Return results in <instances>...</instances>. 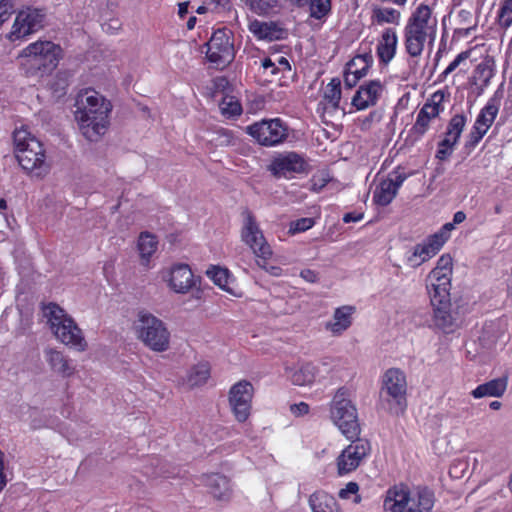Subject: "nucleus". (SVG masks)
<instances>
[{"instance_id":"a211bd4d","label":"nucleus","mask_w":512,"mask_h":512,"mask_svg":"<svg viewBox=\"0 0 512 512\" xmlns=\"http://www.w3.org/2000/svg\"><path fill=\"white\" fill-rule=\"evenodd\" d=\"M406 179L407 174L405 172L400 170L391 171L386 177L381 178L375 184L372 197L373 202L379 206L389 205Z\"/></svg>"},{"instance_id":"6e6552de","label":"nucleus","mask_w":512,"mask_h":512,"mask_svg":"<svg viewBox=\"0 0 512 512\" xmlns=\"http://www.w3.org/2000/svg\"><path fill=\"white\" fill-rule=\"evenodd\" d=\"M330 412L333 422L347 439L358 438L360 425L357 409L352 403L347 389L337 390L331 402Z\"/></svg>"},{"instance_id":"0e129e2a","label":"nucleus","mask_w":512,"mask_h":512,"mask_svg":"<svg viewBox=\"0 0 512 512\" xmlns=\"http://www.w3.org/2000/svg\"><path fill=\"white\" fill-rule=\"evenodd\" d=\"M5 465L0 466V493L4 490L7 485V478L4 473Z\"/></svg>"},{"instance_id":"72a5a7b5","label":"nucleus","mask_w":512,"mask_h":512,"mask_svg":"<svg viewBox=\"0 0 512 512\" xmlns=\"http://www.w3.org/2000/svg\"><path fill=\"white\" fill-rule=\"evenodd\" d=\"M500 107V100L496 97L489 99L487 104L482 108L474 125L488 131L493 124Z\"/></svg>"},{"instance_id":"052dcab7","label":"nucleus","mask_w":512,"mask_h":512,"mask_svg":"<svg viewBox=\"0 0 512 512\" xmlns=\"http://www.w3.org/2000/svg\"><path fill=\"white\" fill-rule=\"evenodd\" d=\"M361 79L358 75H354V73H350L347 69L345 70L344 82L348 87H353L356 83Z\"/></svg>"},{"instance_id":"423d86ee","label":"nucleus","mask_w":512,"mask_h":512,"mask_svg":"<svg viewBox=\"0 0 512 512\" xmlns=\"http://www.w3.org/2000/svg\"><path fill=\"white\" fill-rule=\"evenodd\" d=\"M16 158L28 173L43 177L48 172L42 143L31 134L26 126L16 128L13 133Z\"/></svg>"},{"instance_id":"412c9836","label":"nucleus","mask_w":512,"mask_h":512,"mask_svg":"<svg viewBox=\"0 0 512 512\" xmlns=\"http://www.w3.org/2000/svg\"><path fill=\"white\" fill-rule=\"evenodd\" d=\"M384 88V84L378 79L365 82L353 96L352 106L358 111L374 106L381 98Z\"/></svg>"},{"instance_id":"9d476101","label":"nucleus","mask_w":512,"mask_h":512,"mask_svg":"<svg viewBox=\"0 0 512 512\" xmlns=\"http://www.w3.org/2000/svg\"><path fill=\"white\" fill-rule=\"evenodd\" d=\"M447 239L448 223H445L437 232L427 236L406 252V264L412 268L419 267L438 254Z\"/></svg>"},{"instance_id":"f257e3e1","label":"nucleus","mask_w":512,"mask_h":512,"mask_svg":"<svg viewBox=\"0 0 512 512\" xmlns=\"http://www.w3.org/2000/svg\"><path fill=\"white\" fill-rule=\"evenodd\" d=\"M75 120L82 135L89 141H97L109 127L112 104L92 88L79 91L75 102Z\"/></svg>"},{"instance_id":"603ef678","label":"nucleus","mask_w":512,"mask_h":512,"mask_svg":"<svg viewBox=\"0 0 512 512\" xmlns=\"http://www.w3.org/2000/svg\"><path fill=\"white\" fill-rule=\"evenodd\" d=\"M471 54V51H463L457 55V57L450 63V72H452L455 68L463 65L467 66L468 58Z\"/></svg>"},{"instance_id":"f3484780","label":"nucleus","mask_w":512,"mask_h":512,"mask_svg":"<svg viewBox=\"0 0 512 512\" xmlns=\"http://www.w3.org/2000/svg\"><path fill=\"white\" fill-rule=\"evenodd\" d=\"M206 56L217 65H226L234 58V47L229 33L224 29L215 31L207 43Z\"/></svg>"},{"instance_id":"f8f14e48","label":"nucleus","mask_w":512,"mask_h":512,"mask_svg":"<svg viewBox=\"0 0 512 512\" xmlns=\"http://www.w3.org/2000/svg\"><path fill=\"white\" fill-rule=\"evenodd\" d=\"M159 275L166 286L177 294H187L197 285V279L188 264L175 263L164 267Z\"/></svg>"},{"instance_id":"e433bc0d","label":"nucleus","mask_w":512,"mask_h":512,"mask_svg":"<svg viewBox=\"0 0 512 512\" xmlns=\"http://www.w3.org/2000/svg\"><path fill=\"white\" fill-rule=\"evenodd\" d=\"M323 97L331 108L337 109L339 107L341 100V82L338 78L331 79V81L326 85Z\"/></svg>"},{"instance_id":"7ed1b4c3","label":"nucleus","mask_w":512,"mask_h":512,"mask_svg":"<svg viewBox=\"0 0 512 512\" xmlns=\"http://www.w3.org/2000/svg\"><path fill=\"white\" fill-rule=\"evenodd\" d=\"M62 58V48L49 40L30 43L19 54L20 65L28 76L51 73Z\"/></svg>"},{"instance_id":"69168bd1","label":"nucleus","mask_w":512,"mask_h":512,"mask_svg":"<svg viewBox=\"0 0 512 512\" xmlns=\"http://www.w3.org/2000/svg\"><path fill=\"white\" fill-rule=\"evenodd\" d=\"M465 218H466V215L463 212L459 211V212L455 213L453 222H454V224H460L465 220Z\"/></svg>"},{"instance_id":"4468645a","label":"nucleus","mask_w":512,"mask_h":512,"mask_svg":"<svg viewBox=\"0 0 512 512\" xmlns=\"http://www.w3.org/2000/svg\"><path fill=\"white\" fill-rule=\"evenodd\" d=\"M241 237L258 259L267 261L271 258L272 248L251 213H247L245 216Z\"/></svg>"},{"instance_id":"ea45409f","label":"nucleus","mask_w":512,"mask_h":512,"mask_svg":"<svg viewBox=\"0 0 512 512\" xmlns=\"http://www.w3.org/2000/svg\"><path fill=\"white\" fill-rule=\"evenodd\" d=\"M244 2L254 13L264 15L274 9L279 0H244Z\"/></svg>"},{"instance_id":"4d7b16f0","label":"nucleus","mask_w":512,"mask_h":512,"mask_svg":"<svg viewBox=\"0 0 512 512\" xmlns=\"http://www.w3.org/2000/svg\"><path fill=\"white\" fill-rule=\"evenodd\" d=\"M290 410L295 416H303L309 412V405L305 402H300L292 405Z\"/></svg>"},{"instance_id":"aec40b11","label":"nucleus","mask_w":512,"mask_h":512,"mask_svg":"<svg viewBox=\"0 0 512 512\" xmlns=\"http://www.w3.org/2000/svg\"><path fill=\"white\" fill-rule=\"evenodd\" d=\"M306 162L296 152H285L275 156L270 165L269 171L276 177L290 178L295 173L305 170Z\"/></svg>"},{"instance_id":"c03bdc74","label":"nucleus","mask_w":512,"mask_h":512,"mask_svg":"<svg viewBox=\"0 0 512 512\" xmlns=\"http://www.w3.org/2000/svg\"><path fill=\"white\" fill-rule=\"evenodd\" d=\"M315 224L314 219L312 218H301L296 221L291 222L289 227V232L291 234H296L300 232H305L312 228Z\"/></svg>"},{"instance_id":"c85d7f7f","label":"nucleus","mask_w":512,"mask_h":512,"mask_svg":"<svg viewBox=\"0 0 512 512\" xmlns=\"http://www.w3.org/2000/svg\"><path fill=\"white\" fill-rule=\"evenodd\" d=\"M317 367L312 363H304L294 368H286V376L297 386H310L316 380Z\"/></svg>"},{"instance_id":"6ab92c4d","label":"nucleus","mask_w":512,"mask_h":512,"mask_svg":"<svg viewBox=\"0 0 512 512\" xmlns=\"http://www.w3.org/2000/svg\"><path fill=\"white\" fill-rule=\"evenodd\" d=\"M444 92L436 91L419 110L416 121L412 127L414 134L422 136L429 128L430 122L444 111Z\"/></svg>"},{"instance_id":"58836bf2","label":"nucleus","mask_w":512,"mask_h":512,"mask_svg":"<svg viewBox=\"0 0 512 512\" xmlns=\"http://www.w3.org/2000/svg\"><path fill=\"white\" fill-rule=\"evenodd\" d=\"M374 19L378 24H397L400 20V12L394 8H378L374 10Z\"/></svg>"},{"instance_id":"3c124183","label":"nucleus","mask_w":512,"mask_h":512,"mask_svg":"<svg viewBox=\"0 0 512 512\" xmlns=\"http://www.w3.org/2000/svg\"><path fill=\"white\" fill-rule=\"evenodd\" d=\"M329 178L327 175H315L311 179V189L315 192L321 191L328 183Z\"/></svg>"},{"instance_id":"473e14b6","label":"nucleus","mask_w":512,"mask_h":512,"mask_svg":"<svg viewBox=\"0 0 512 512\" xmlns=\"http://www.w3.org/2000/svg\"><path fill=\"white\" fill-rule=\"evenodd\" d=\"M427 39L434 40L433 37L426 35L425 32H418L405 27V48L409 55L419 56L425 46Z\"/></svg>"},{"instance_id":"dca6fc26","label":"nucleus","mask_w":512,"mask_h":512,"mask_svg":"<svg viewBox=\"0 0 512 512\" xmlns=\"http://www.w3.org/2000/svg\"><path fill=\"white\" fill-rule=\"evenodd\" d=\"M370 451V443L367 440L357 439L353 441L337 457L338 474L343 476L357 469Z\"/></svg>"},{"instance_id":"2eb2a0df","label":"nucleus","mask_w":512,"mask_h":512,"mask_svg":"<svg viewBox=\"0 0 512 512\" xmlns=\"http://www.w3.org/2000/svg\"><path fill=\"white\" fill-rule=\"evenodd\" d=\"M253 385L246 380L235 383L229 391V405L238 422H245L251 413Z\"/></svg>"},{"instance_id":"c9c22d12","label":"nucleus","mask_w":512,"mask_h":512,"mask_svg":"<svg viewBox=\"0 0 512 512\" xmlns=\"http://www.w3.org/2000/svg\"><path fill=\"white\" fill-rule=\"evenodd\" d=\"M210 377V365L207 362H200L188 371L186 383L189 387H197L205 384Z\"/></svg>"},{"instance_id":"4be33fe9","label":"nucleus","mask_w":512,"mask_h":512,"mask_svg":"<svg viewBox=\"0 0 512 512\" xmlns=\"http://www.w3.org/2000/svg\"><path fill=\"white\" fill-rule=\"evenodd\" d=\"M406 27L421 33L425 32L426 35L435 38L437 20L432 17L431 9L427 5L421 4L408 19Z\"/></svg>"},{"instance_id":"1a4fd4ad","label":"nucleus","mask_w":512,"mask_h":512,"mask_svg":"<svg viewBox=\"0 0 512 512\" xmlns=\"http://www.w3.org/2000/svg\"><path fill=\"white\" fill-rule=\"evenodd\" d=\"M407 382L405 374L397 369H388L383 375L380 400L382 406L392 414H400L406 408Z\"/></svg>"},{"instance_id":"2f4dec72","label":"nucleus","mask_w":512,"mask_h":512,"mask_svg":"<svg viewBox=\"0 0 512 512\" xmlns=\"http://www.w3.org/2000/svg\"><path fill=\"white\" fill-rule=\"evenodd\" d=\"M373 64V55L370 48H360L359 53L356 54L346 65L350 73L358 75V77H365Z\"/></svg>"},{"instance_id":"49530a36","label":"nucleus","mask_w":512,"mask_h":512,"mask_svg":"<svg viewBox=\"0 0 512 512\" xmlns=\"http://www.w3.org/2000/svg\"><path fill=\"white\" fill-rule=\"evenodd\" d=\"M206 4L209 5L211 12L217 14L224 13L231 8L230 0H206Z\"/></svg>"},{"instance_id":"13d9d810","label":"nucleus","mask_w":512,"mask_h":512,"mask_svg":"<svg viewBox=\"0 0 512 512\" xmlns=\"http://www.w3.org/2000/svg\"><path fill=\"white\" fill-rule=\"evenodd\" d=\"M300 277L308 283H315L318 281V273L311 269H303L300 272Z\"/></svg>"},{"instance_id":"7c9ffc66","label":"nucleus","mask_w":512,"mask_h":512,"mask_svg":"<svg viewBox=\"0 0 512 512\" xmlns=\"http://www.w3.org/2000/svg\"><path fill=\"white\" fill-rule=\"evenodd\" d=\"M507 385V377H500L478 385L471 394L476 399L483 397H501L505 393Z\"/></svg>"},{"instance_id":"bf43d9fd","label":"nucleus","mask_w":512,"mask_h":512,"mask_svg":"<svg viewBox=\"0 0 512 512\" xmlns=\"http://www.w3.org/2000/svg\"><path fill=\"white\" fill-rule=\"evenodd\" d=\"M364 215L361 212H349L343 216L344 223L359 222L363 219Z\"/></svg>"},{"instance_id":"680f3d73","label":"nucleus","mask_w":512,"mask_h":512,"mask_svg":"<svg viewBox=\"0 0 512 512\" xmlns=\"http://www.w3.org/2000/svg\"><path fill=\"white\" fill-rule=\"evenodd\" d=\"M275 62L278 73L282 71H289L291 69L289 61L283 56L277 57Z\"/></svg>"},{"instance_id":"6e6d98bb","label":"nucleus","mask_w":512,"mask_h":512,"mask_svg":"<svg viewBox=\"0 0 512 512\" xmlns=\"http://www.w3.org/2000/svg\"><path fill=\"white\" fill-rule=\"evenodd\" d=\"M267 261H264V260H261V259H258L257 260V263L258 265L265 269L269 274H271L272 276H280L282 274V269L278 266H273V265H267L266 263Z\"/></svg>"},{"instance_id":"5701e85b","label":"nucleus","mask_w":512,"mask_h":512,"mask_svg":"<svg viewBox=\"0 0 512 512\" xmlns=\"http://www.w3.org/2000/svg\"><path fill=\"white\" fill-rule=\"evenodd\" d=\"M201 484L207 487L208 492L218 501H228L232 496L230 480L223 475L213 473L203 475Z\"/></svg>"},{"instance_id":"e2e57ef3","label":"nucleus","mask_w":512,"mask_h":512,"mask_svg":"<svg viewBox=\"0 0 512 512\" xmlns=\"http://www.w3.org/2000/svg\"><path fill=\"white\" fill-rule=\"evenodd\" d=\"M189 3L183 2L178 5V15L181 19H184L188 14Z\"/></svg>"},{"instance_id":"338daca9","label":"nucleus","mask_w":512,"mask_h":512,"mask_svg":"<svg viewBox=\"0 0 512 512\" xmlns=\"http://www.w3.org/2000/svg\"><path fill=\"white\" fill-rule=\"evenodd\" d=\"M196 21H197L196 17L195 16H191L188 19V21H187V28L189 30H192L195 27V25H196Z\"/></svg>"},{"instance_id":"774afa93","label":"nucleus","mask_w":512,"mask_h":512,"mask_svg":"<svg viewBox=\"0 0 512 512\" xmlns=\"http://www.w3.org/2000/svg\"><path fill=\"white\" fill-rule=\"evenodd\" d=\"M207 11H210V7L206 4V2L204 3V5L199 6L196 10L198 14H204Z\"/></svg>"},{"instance_id":"9b49d317","label":"nucleus","mask_w":512,"mask_h":512,"mask_svg":"<svg viewBox=\"0 0 512 512\" xmlns=\"http://www.w3.org/2000/svg\"><path fill=\"white\" fill-rule=\"evenodd\" d=\"M246 129L260 145L267 147L282 143L288 135V128L280 118L264 119L249 125Z\"/></svg>"},{"instance_id":"5fc2aeb1","label":"nucleus","mask_w":512,"mask_h":512,"mask_svg":"<svg viewBox=\"0 0 512 512\" xmlns=\"http://www.w3.org/2000/svg\"><path fill=\"white\" fill-rule=\"evenodd\" d=\"M447 154H448V136H445L442 139V141L439 143L436 157L440 161H444L447 158Z\"/></svg>"},{"instance_id":"09e8293b","label":"nucleus","mask_w":512,"mask_h":512,"mask_svg":"<svg viewBox=\"0 0 512 512\" xmlns=\"http://www.w3.org/2000/svg\"><path fill=\"white\" fill-rule=\"evenodd\" d=\"M432 448L439 457L445 456L448 452V440L445 437L438 438L433 441Z\"/></svg>"},{"instance_id":"ddd939ff","label":"nucleus","mask_w":512,"mask_h":512,"mask_svg":"<svg viewBox=\"0 0 512 512\" xmlns=\"http://www.w3.org/2000/svg\"><path fill=\"white\" fill-rule=\"evenodd\" d=\"M44 18L45 15L40 9L28 7L19 11L7 34V39L15 42L38 32L44 26Z\"/></svg>"},{"instance_id":"4c0bfd02","label":"nucleus","mask_w":512,"mask_h":512,"mask_svg":"<svg viewBox=\"0 0 512 512\" xmlns=\"http://www.w3.org/2000/svg\"><path fill=\"white\" fill-rule=\"evenodd\" d=\"M219 108L227 118L239 116L242 113L240 102L233 96H225L220 102Z\"/></svg>"},{"instance_id":"c756f323","label":"nucleus","mask_w":512,"mask_h":512,"mask_svg":"<svg viewBox=\"0 0 512 512\" xmlns=\"http://www.w3.org/2000/svg\"><path fill=\"white\" fill-rule=\"evenodd\" d=\"M308 503L312 512H342L337 500L322 490L311 494Z\"/></svg>"},{"instance_id":"cd10ccee","label":"nucleus","mask_w":512,"mask_h":512,"mask_svg":"<svg viewBox=\"0 0 512 512\" xmlns=\"http://www.w3.org/2000/svg\"><path fill=\"white\" fill-rule=\"evenodd\" d=\"M45 359L51 369L63 377H70L75 372V366L68 357H66L61 351L56 349H46Z\"/></svg>"},{"instance_id":"37998d69","label":"nucleus","mask_w":512,"mask_h":512,"mask_svg":"<svg viewBox=\"0 0 512 512\" xmlns=\"http://www.w3.org/2000/svg\"><path fill=\"white\" fill-rule=\"evenodd\" d=\"M469 464L467 460L457 457L452 460V464L450 465V477L453 478H462L464 474L467 472Z\"/></svg>"},{"instance_id":"de8ad7c7","label":"nucleus","mask_w":512,"mask_h":512,"mask_svg":"<svg viewBox=\"0 0 512 512\" xmlns=\"http://www.w3.org/2000/svg\"><path fill=\"white\" fill-rule=\"evenodd\" d=\"M487 133L486 130L483 128L474 125L473 130L469 134V140L467 141V146L474 148L480 140L483 138V136Z\"/></svg>"},{"instance_id":"20e7f679","label":"nucleus","mask_w":512,"mask_h":512,"mask_svg":"<svg viewBox=\"0 0 512 512\" xmlns=\"http://www.w3.org/2000/svg\"><path fill=\"white\" fill-rule=\"evenodd\" d=\"M42 314L58 341L79 352L86 350L87 342L82 330L64 309L55 303H48L42 306Z\"/></svg>"},{"instance_id":"0eeeda50","label":"nucleus","mask_w":512,"mask_h":512,"mask_svg":"<svg viewBox=\"0 0 512 512\" xmlns=\"http://www.w3.org/2000/svg\"><path fill=\"white\" fill-rule=\"evenodd\" d=\"M138 340L154 352H165L170 347V332L164 321L147 310H140L133 323Z\"/></svg>"},{"instance_id":"a18cd8bd","label":"nucleus","mask_w":512,"mask_h":512,"mask_svg":"<svg viewBox=\"0 0 512 512\" xmlns=\"http://www.w3.org/2000/svg\"><path fill=\"white\" fill-rule=\"evenodd\" d=\"M465 123H466V119L463 115H455L450 120V136L452 134H455L454 143L456 142L457 138L460 136V133L465 126Z\"/></svg>"},{"instance_id":"f03ea898","label":"nucleus","mask_w":512,"mask_h":512,"mask_svg":"<svg viewBox=\"0 0 512 512\" xmlns=\"http://www.w3.org/2000/svg\"><path fill=\"white\" fill-rule=\"evenodd\" d=\"M428 292L433 308V326L446 333L448 327V257L442 255L428 275Z\"/></svg>"},{"instance_id":"393cba45","label":"nucleus","mask_w":512,"mask_h":512,"mask_svg":"<svg viewBox=\"0 0 512 512\" xmlns=\"http://www.w3.org/2000/svg\"><path fill=\"white\" fill-rule=\"evenodd\" d=\"M249 31L258 39L266 41L280 40L285 37V30L272 21L253 20L249 23Z\"/></svg>"},{"instance_id":"f704fd0d","label":"nucleus","mask_w":512,"mask_h":512,"mask_svg":"<svg viewBox=\"0 0 512 512\" xmlns=\"http://www.w3.org/2000/svg\"><path fill=\"white\" fill-rule=\"evenodd\" d=\"M158 248L156 237L148 232L140 234L138 239V251L143 265L148 266L151 257Z\"/></svg>"},{"instance_id":"a878e982","label":"nucleus","mask_w":512,"mask_h":512,"mask_svg":"<svg viewBox=\"0 0 512 512\" xmlns=\"http://www.w3.org/2000/svg\"><path fill=\"white\" fill-rule=\"evenodd\" d=\"M206 275L223 291H226L236 297L241 296V293L235 283V279L227 268L211 266L207 269Z\"/></svg>"},{"instance_id":"bb28decb","label":"nucleus","mask_w":512,"mask_h":512,"mask_svg":"<svg viewBox=\"0 0 512 512\" xmlns=\"http://www.w3.org/2000/svg\"><path fill=\"white\" fill-rule=\"evenodd\" d=\"M397 43L398 39L395 30L392 28L385 29L377 44V56L381 63L387 64L394 58Z\"/></svg>"},{"instance_id":"39448f33","label":"nucleus","mask_w":512,"mask_h":512,"mask_svg":"<svg viewBox=\"0 0 512 512\" xmlns=\"http://www.w3.org/2000/svg\"><path fill=\"white\" fill-rule=\"evenodd\" d=\"M434 495L427 488L410 490L404 485H395L386 491L383 501L385 512H431Z\"/></svg>"},{"instance_id":"a19ab883","label":"nucleus","mask_w":512,"mask_h":512,"mask_svg":"<svg viewBox=\"0 0 512 512\" xmlns=\"http://www.w3.org/2000/svg\"><path fill=\"white\" fill-rule=\"evenodd\" d=\"M310 15L313 18L321 19L331 10V0H309Z\"/></svg>"},{"instance_id":"79ce46f5","label":"nucleus","mask_w":512,"mask_h":512,"mask_svg":"<svg viewBox=\"0 0 512 512\" xmlns=\"http://www.w3.org/2000/svg\"><path fill=\"white\" fill-rule=\"evenodd\" d=\"M498 24L507 29L512 25V0H505L498 11Z\"/></svg>"},{"instance_id":"8fccbe9b","label":"nucleus","mask_w":512,"mask_h":512,"mask_svg":"<svg viewBox=\"0 0 512 512\" xmlns=\"http://www.w3.org/2000/svg\"><path fill=\"white\" fill-rule=\"evenodd\" d=\"M359 490V486L356 482H349L346 486L340 489L338 495L341 499H350L352 495H356Z\"/></svg>"},{"instance_id":"864d4df0","label":"nucleus","mask_w":512,"mask_h":512,"mask_svg":"<svg viewBox=\"0 0 512 512\" xmlns=\"http://www.w3.org/2000/svg\"><path fill=\"white\" fill-rule=\"evenodd\" d=\"M261 68L263 69L264 73L270 74V75H276L278 74V70L276 67V62L273 61L271 58H264L261 60L260 63Z\"/></svg>"},{"instance_id":"b1692460","label":"nucleus","mask_w":512,"mask_h":512,"mask_svg":"<svg viewBox=\"0 0 512 512\" xmlns=\"http://www.w3.org/2000/svg\"><path fill=\"white\" fill-rule=\"evenodd\" d=\"M356 308L351 305H344L335 309L332 319L325 324V329L333 336H340L352 325L353 315Z\"/></svg>"}]
</instances>
